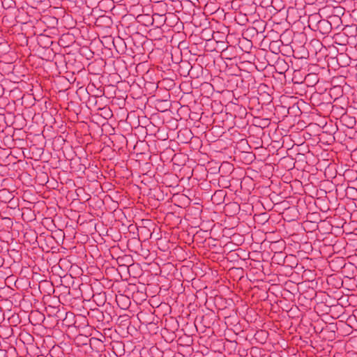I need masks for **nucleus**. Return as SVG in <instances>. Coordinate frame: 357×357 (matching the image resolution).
<instances>
[{"label": "nucleus", "instance_id": "nucleus-5", "mask_svg": "<svg viewBox=\"0 0 357 357\" xmlns=\"http://www.w3.org/2000/svg\"><path fill=\"white\" fill-rule=\"evenodd\" d=\"M343 31L345 34L349 33L351 36H355L356 33L357 32V28L355 27V26H354V25H351V26L347 25L343 29Z\"/></svg>", "mask_w": 357, "mask_h": 357}, {"label": "nucleus", "instance_id": "nucleus-4", "mask_svg": "<svg viewBox=\"0 0 357 357\" xmlns=\"http://www.w3.org/2000/svg\"><path fill=\"white\" fill-rule=\"evenodd\" d=\"M337 60L341 66H349L351 59L346 54H340Z\"/></svg>", "mask_w": 357, "mask_h": 357}, {"label": "nucleus", "instance_id": "nucleus-3", "mask_svg": "<svg viewBox=\"0 0 357 357\" xmlns=\"http://www.w3.org/2000/svg\"><path fill=\"white\" fill-rule=\"evenodd\" d=\"M63 324L68 328L76 326L75 315L73 312H67L65 318L63 319Z\"/></svg>", "mask_w": 357, "mask_h": 357}, {"label": "nucleus", "instance_id": "nucleus-6", "mask_svg": "<svg viewBox=\"0 0 357 357\" xmlns=\"http://www.w3.org/2000/svg\"><path fill=\"white\" fill-rule=\"evenodd\" d=\"M0 354L6 355V352L4 350H0Z\"/></svg>", "mask_w": 357, "mask_h": 357}, {"label": "nucleus", "instance_id": "nucleus-7", "mask_svg": "<svg viewBox=\"0 0 357 357\" xmlns=\"http://www.w3.org/2000/svg\"><path fill=\"white\" fill-rule=\"evenodd\" d=\"M334 18H336V19H337V20H339V21H340V20H341V19H340V17H334Z\"/></svg>", "mask_w": 357, "mask_h": 357}, {"label": "nucleus", "instance_id": "nucleus-2", "mask_svg": "<svg viewBox=\"0 0 357 357\" xmlns=\"http://www.w3.org/2000/svg\"><path fill=\"white\" fill-rule=\"evenodd\" d=\"M321 20H322V19L319 14H312L309 16L308 26L311 30L314 31L317 26L320 23Z\"/></svg>", "mask_w": 357, "mask_h": 357}, {"label": "nucleus", "instance_id": "nucleus-1", "mask_svg": "<svg viewBox=\"0 0 357 357\" xmlns=\"http://www.w3.org/2000/svg\"><path fill=\"white\" fill-rule=\"evenodd\" d=\"M331 22L327 20L322 19L314 31L319 32L321 36H327L331 33Z\"/></svg>", "mask_w": 357, "mask_h": 357}]
</instances>
